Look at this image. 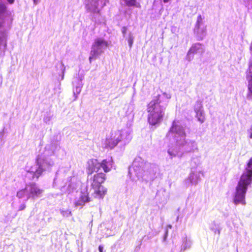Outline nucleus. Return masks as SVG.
I'll return each instance as SVG.
<instances>
[{"label":"nucleus","instance_id":"f257e3e1","mask_svg":"<svg viewBox=\"0 0 252 252\" xmlns=\"http://www.w3.org/2000/svg\"><path fill=\"white\" fill-rule=\"evenodd\" d=\"M158 99L150 101L147 105L148 121L152 126L160 123L163 120L164 113Z\"/></svg>","mask_w":252,"mask_h":252},{"label":"nucleus","instance_id":"f03ea898","mask_svg":"<svg viewBox=\"0 0 252 252\" xmlns=\"http://www.w3.org/2000/svg\"><path fill=\"white\" fill-rule=\"evenodd\" d=\"M108 42L102 38H96L92 44L89 58L90 63L92 60H95L103 53L108 46Z\"/></svg>","mask_w":252,"mask_h":252},{"label":"nucleus","instance_id":"7ed1b4c3","mask_svg":"<svg viewBox=\"0 0 252 252\" xmlns=\"http://www.w3.org/2000/svg\"><path fill=\"white\" fill-rule=\"evenodd\" d=\"M251 183L245 182L244 179H240L236 187V193L234 198V202L236 205L239 204H245V194L246 193L248 186Z\"/></svg>","mask_w":252,"mask_h":252},{"label":"nucleus","instance_id":"20e7f679","mask_svg":"<svg viewBox=\"0 0 252 252\" xmlns=\"http://www.w3.org/2000/svg\"><path fill=\"white\" fill-rule=\"evenodd\" d=\"M194 33L198 40H203L206 35V26L201 15L197 16L194 29Z\"/></svg>","mask_w":252,"mask_h":252},{"label":"nucleus","instance_id":"39448f33","mask_svg":"<svg viewBox=\"0 0 252 252\" xmlns=\"http://www.w3.org/2000/svg\"><path fill=\"white\" fill-rule=\"evenodd\" d=\"M205 52V49L203 45L200 43H195L193 44L187 53L186 60L189 62L191 61L193 59V55L195 54H203Z\"/></svg>","mask_w":252,"mask_h":252},{"label":"nucleus","instance_id":"423d86ee","mask_svg":"<svg viewBox=\"0 0 252 252\" xmlns=\"http://www.w3.org/2000/svg\"><path fill=\"white\" fill-rule=\"evenodd\" d=\"M102 0H86L85 3V8L88 12L94 13H98L99 3H101L102 7L105 5V3H102Z\"/></svg>","mask_w":252,"mask_h":252},{"label":"nucleus","instance_id":"0eeeda50","mask_svg":"<svg viewBox=\"0 0 252 252\" xmlns=\"http://www.w3.org/2000/svg\"><path fill=\"white\" fill-rule=\"evenodd\" d=\"M106 179V176L104 173L101 172L96 173L90 178L91 187L102 186Z\"/></svg>","mask_w":252,"mask_h":252},{"label":"nucleus","instance_id":"6e6552de","mask_svg":"<svg viewBox=\"0 0 252 252\" xmlns=\"http://www.w3.org/2000/svg\"><path fill=\"white\" fill-rule=\"evenodd\" d=\"M121 141V134L120 132L111 133L109 137L106 139V147L112 149Z\"/></svg>","mask_w":252,"mask_h":252},{"label":"nucleus","instance_id":"1a4fd4ad","mask_svg":"<svg viewBox=\"0 0 252 252\" xmlns=\"http://www.w3.org/2000/svg\"><path fill=\"white\" fill-rule=\"evenodd\" d=\"M99 162L97 159H91L87 162L86 171L88 175H92L94 172H99Z\"/></svg>","mask_w":252,"mask_h":252},{"label":"nucleus","instance_id":"9d476101","mask_svg":"<svg viewBox=\"0 0 252 252\" xmlns=\"http://www.w3.org/2000/svg\"><path fill=\"white\" fill-rule=\"evenodd\" d=\"M28 186L30 187V195L28 198H35L39 197L43 192V190L40 189L35 183H31L28 184Z\"/></svg>","mask_w":252,"mask_h":252},{"label":"nucleus","instance_id":"9b49d317","mask_svg":"<svg viewBox=\"0 0 252 252\" xmlns=\"http://www.w3.org/2000/svg\"><path fill=\"white\" fill-rule=\"evenodd\" d=\"M240 179H244L245 182L251 184L252 181V158H250L248 162L246 168V172L242 175Z\"/></svg>","mask_w":252,"mask_h":252},{"label":"nucleus","instance_id":"f8f14e48","mask_svg":"<svg viewBox=\"0 0 252 252\" xmlns=\"http://www.w3.org/2000/svg\"><path fill=\"white\" fill-rule=\"evenodd\" d=\"M91 188L94 190L92 195L95 198H103L107 192V189L103 186L91 187Z\"/></svg>","mask_w":252,"mask_h":252},{"label":"nucleus","instance_id":"ddd939ff","mask_svg":"<svg viewBox=\"0 0 252 252\" xmlns=\"http://www.w3.org/2000/svg\"><path fill=\"white\" fill-rule=\"evenodd\" d=\"M6 34L5 31L0 29V56H3L6 48Z\"/></svg>","mask_w":252,"mask_h":252},{"label":"nucleus","instance_id":"4468645a","mask_svg":"<svg viewBox=\"0 0 252 252\" xmlns=\"http://www.w3.org/2000/svg\"><path fill=\"white\" fill-rule=\"evenodd\" d=\"M113 164L112 159H103L101 162H99V169L101 167L104 173H107L111 171Z\"/></svg>","mask_w":252,"mask_h":252},{"label":"nucleus","instance_id":"2eb2a0df","mask_svg":"<svg viewBox=\"0 0 252 252\" xmlns=\"http://www.w3.org/2000/svg\"><path fill=\"white\" fill-rule=\"evenodd\" d=\"M90 201L89 193L87 191L81 192L79 200L75 202L76 206H83L85 203Z\"/></svg>","mask_w":252,"mask_h":252},{"label":"nucleus","instance_id":"dca6fc26","mask_svg":"<svg viewBox=\"0 0 252 252\" xmlns=\"http://www.w3.org/2000/svg\"><path fill=\"white\" fill-rule=\"evenodd\" d=\"M170 133H176L181 136H185L186 135L183 127L177 124H173L169 131V134Z\"/></svg>","mask_w":252,"mask_h":252},{"label":"nucleus","instance_id":"f3484780","mask_svg":"<svg viewBox=\"0 0 252 252\" xmlns=\"http://www.w3.org/2000/svg\"><path fill=\"white\" fill-rule=\"evenodd\" d=\"M121 4L128 7H136L140 8L141 5L137 0H120Z\"/></svg>","mask_w":252,"mask_h":252},{"label":"nucleus","instance_id":"a211bd4d","mask_svg":"<svg viewBox=\"0 0 252 252\" xmlns=\"http://www.w3.org/2000/svg\"><path fill=\"white\" fill-rule=\"evenodd\" d=\"M6 10L4 4L0 3V28L2 26L3 22V15Z\"/></svg>","mask_w":252,"mask_h":252},{"label":"nucleus","instance_id":"6ab92c4d","mask_svg":"<svg viewBox=\"0 0 252 252\" xmlns=\"http://www.w3.org/2000/svg\"><path fill=\"white\" fill-rule=\"evenodd\" d=\"M43 171L44 169L42 168L41 165L39 164L38 167L36 169L35 171L34 172L32 177L38 179L42 175Z\"/></svg>","mask_w":252,"mask_h":252},{"label":"nucleus","instance_id":"aec40b11","mask_svg":"<svg viewBox=\"0 0 252 252\" xmlns=\"http://www.w3.org/2000/svg\"><path fill=\"white\" fill-rule=\"evenodd\" d=\"M134 37L132 32H129L126 39L127 41L128 46L129 47L130 49L131 48L133 41H134Z\"/></svg>","mask_w":252,"mask_h":252},{"label":"nucleus","instance_id":"412c9836","mask_svg":"<svg viewBox=\"0 0 252 252\" xmlns=\"http://www.w3.org/2000/svg\"><path fill=\"white\" fill-rule=\"evenodd\" d=\"M82 85L80 82L73 88V94H79L81 91Z\"/></svg>","mask_w":252,"mask_h":252},{"label":"nucleus","instance_id":"4be33fe9","mask_svg":"<svg viewBox=\"0 0 252 252\" xmlns=\"http://www.w3.org/2000/svg\"><path fill=\"white\" fill-rule=\"evenodd\" d=\"M61 70V74L60 75L61 78H59L58 80L59 81L63 80L64 78V72L65 70V67L63 63L62 62L60 65Z\"/></svg>","mask_w":252,"mask_h":252},{"label":"nucleus","instance_id":"5701e85b","mask_svg":"<svg viewBox=\"0 0 252 252\" xmlns=\"http://www.w3.org/2000/svg\"><path fill=\"white\" fill-rule=\"evenodd\" d=\"M27 189H22L20 190L17 193V196L19 197V198H21L23 197L26 193Z\"/></svg>","mask_w":252,"mask_h":252},{"label":"nucleus","instance_id":"b1692460","mask_svg":"<svg viewBox=\"0 0 252 252\" xmlns=\"http://www.w3.org/2000/svg\"><path fill=\"white\" fill-rule=\"evenodd\" d=\"M246 6L252 7V0H243Z\"/></svg>","mask_w":252,"mask_h":252},{"label":"nucleus","instance_id":"393cba45","mask_svg":"<svg viewBox=\"0 0 252 252\" xmlns=\"http://www.w3.org/2000/svg\"><path fill=\"white\" fill-rule=\"evenodd\" d=\"M127 29L126 27H124L122 28V32L124 36H125V34L126 33Z\"/></svg>","mask_w":252,"mask_h":252},{"label":"nucleus","instance_id":"a878e982","mask_svg":"<svg viewBox=\"0 0 252 252\" xmlns=\"http://www.w3.org/2000/svg\"><path fill=\"white\" fill-rule=\"evenodd\" d=\"M40 0H33V3L35 5H36L37 3L39 2Z\"/></svg>","mask_w":252,"mask_h":252},{"label":"nucleus","instance_id":"bb28decb","mask_svg":"<svg viewBox=\"0 0 252 252\" xmlns=\"http://www.w3.org/2000/svg\"><path fill=\"white\" fill-rule=\"evenodd\" d=\"M249 132L250 133V138L252 139V127L249 130Z\"/></svg>","mask_w":252,"mask_h":252},{"label":"nucleus","instance_id":"cd10ccee","mask_svg":"<svg viewBox=\"0 0 252 252\" xmlns=\"http://www.w3.org/2000/svg\"><path fill=\"white\" fill-rule=\"evenodd\" d=\"M98 250L99 252H103V247L101 246H99L98 247Z\"/></svg>","mask_w":252,"mask_h":252},{"label":"nucleus","instance_id":"c85d7f7f","mask_svg":"<svg viewBox=\"0 0 252 252\" xmlns=\"http://www.w3.org/2000/svg\"><path fill=\"white\" fill-rule=\"evenodd\" d=\"M25 207H26L25 205L23 204V205H22V206H20V210H22L24 209L25 208Z\"/></svg>","mask_w":252,"mask_h":252},{"label":"nucleus","instance_id":"c756f323","mask_svg":"<svg viewBox=\"0 0 252 252\" xmlns=\"http://www.w3.org/2000/svg\"><path fill=\"white\" fill-rule=\"evenodd\" d=\"M15 0H7L9 3L12 4L14 2Z\"/></svg>","mask_w":252,"mask_h":252},{"label":"nucleus","instance_id":"7c9ffc66","mask_svg":"<svg viewBox=\"0 0 252 252\" xmlns=\"http://www.w3.org/2000/svg\"><path fill=\"white\" fill-rule=\"evenodd\" d=\"M170 0H163V1L164 2V3H167Z\"/></svg>","mask_w":252,"mask_h":252}]
</instances>
